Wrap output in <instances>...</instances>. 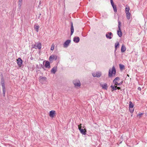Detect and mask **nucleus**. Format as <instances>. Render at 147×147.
<instances>
[{
	"label": "nucleus",
	"instance_id": "f257e3e1",
	"mask_svg": "<svg viewBox=\"0 0 147 147\" xmlns=\"http://www.w3.org/2000/svg\"><path fill=\"white\" fill-rule=\"evenodd\" d=\"M116 73L115 68L114 66H113L112 69H110L109 72V77H111L113 75H115Z\"/></svg>",
	"mask_w": 147,
	"mask_h": 147
},
{
	"label": "nucleus",
	"instance_id": "f03ea898",
	"mask_svg": "<svg viewBox=\"0 0 147 147\" xmlns=\"http://www.w3.org/2000/svg\"><path fill=\"white\" fill-rule=\"evenodd\" d=\"M118 30L117 31V34L118 36L119 37H121L122 36V32L121 30V22L120 21L118 20Z\"/></svg>",
	"mask_w": 147,
	"mask_h": 147
},
{
	"label": "nucleus",
	"instance_id": "7ed1b4c3",
	"mask_svg": "<svg viewBox=\"0 0 147 147\" xmlns=\"http://www.w3.org/2000/svg\"><path fill=\"white\" fill-rule=\"evenodd\" d=\"M32 46L33 48L35 49H41L42 45L40 42H39L37 43L35 45H32Z\"/></svg>",
	"mask_w": 147,
	"mask_h": 147
},
{
	"label": "nucleus",
	"instance_id": "20e7f679",
	"mask_svg": "<svg viewBox=\"0 0 147 147\" xmlns=\"http://www.w3.org/2000/svg\"><path fill=\"white\" fill-rule=\"evenodd\" d=\"M73 83L75 87H80V82L78 80H75L73 81Z\"/></svg>",
	"mask_w": 147,
	"mask_h": 147
},
{
	"label": "nucleus",
	"instance_id": "39448f33",
	"mask_svg": "<svg viewBox=\"0 0 147 147\" xmlns=\"http://www.w3.org/2000/svg\"><path fill=\"white\" fill-rule=\"evenodd\" d=\"M102 73L100 72L97 71L96 72H94L92 74V75L93 77H96L99 78L101 76Z\"/></svg>",
	"mask_w": 147,
	"mask_h": 147
},
{
	"label": "nucleus",
	"instance_id": "423d86ee",
	"mask_svg": "<svg viewBox=\"0 0 147 147\" xmlns=\"http://www.w3.org/2000/svg\"><path fill=\"white\" fill-rule=\"evenodd\" d=\"M57 58V56L52 55L49 57V60L50 61H53V60H56Z\"/></svg>",
	"mask_w": 147,
	"mask_h": 147
},
{
	"label": "nucleus",
	"instance_id": "0eeeda50",
	"mask_svg": "<svg viewBox=\"0 0 147 147\" xmlns=\"http://www.w3.org/2000/svg\"><path fill=\"white\" fill-rule=\"evenodd\" d=\"M71 40H67L63 44V46L64 48H67L69 46V44L71 42Z\"/></svg>",
	"mask_w": 147,
	"mask_h": 147
},
{
	"label": "nucleus",
	"instance_id": "6e6552de",
	"mask_svg": "<svg viewBox=\"0 0 147 147\" xmlns=\"http://www.w3.org/2000/svg\"><path fill=\"white\" fill-rule=\"evenodd\" d=\"M113 35V34L111 32H108L106 34V36L107 38L111 39L112 38L111 36Z\"/></svg>",
	"mask_w": 147,
	"mask_h": 147
},
{
	"label": "nucleus",
	"instance_id": "1a4fd4ad",
	"mask_svg": "<svg viewBox=\"0 0 147 147\" xmlns=\"http://www.w3.org/2000/svg\"><path fill=\"white\" fill-rule=\"evenodd\" d=\"M55 111L53 110H52L49 112V116L52 117H54L55 115Z\"/></svg>",
	"mask_w": 147,
	"mask_h": 147
},
{
	"label": "nucleus",
	"instance_id": "9d476101",
	"mask_svg": "<svg viewBox=\"0 0 147 147\" xmlns=\"http://www.w3.org/2000/svg\"><path fill=\"white\" fill-rule=\"evenodd\" d=\"M120 80V78L119 77H116L113 80V83L116 86L117 85V81H119Z\"/></svg>",
	"mask_w": 147,
	"mask_h": 147
},
{
	"label": "nucleus",
	"instance_id": "9b49d317",
	"mask_svg": "<svg viewBox=\"0 0 147 147\" xmlns=\"http://www.w3.org/2000/svg\"><path fill=\"white\" fill-rule=\"evenodd\" d=\"M39 79L41 82L46 81L47 78L45 77L40 76Z\"/></svg>",
	"mask_w": 147,
	"mask_h": 147
},
{
	"label": "nucleus",
	"instance_id": "f8f14e48",
	"mask_svg": "<svg viewBox=\"0 0 147 147\" xmlns=\"http://www.w3.org/2000/svg\"><path fill=\"white\" fill-rule=\"evenodd\" d=\"M79 130L80 133L82 134L85 135L86 134V129H83L80 128L79 129Z\"/></svg>",
	"mask_w": 147,
	"mask_h": 147
},
{
	"label": "nucleus",
	"instance_id": "ddd939ff",
	"mask_svg": "<svg viewBox=\"0 0 147 147\" xmlns=\"http://www.w3.org/2000/svg\"><path fill=\"white\" fill-rule=\"evenodd\" d=\"M41 67L40 68V69L42 68L44 69H45V68H49L50 67V65H41Z\"/></svg>",
	"mask_w": 147,
	"mask_h": 147
},
{
	"label": "nucleus",
	"instance_id": "4468645a",
	"mask_svg": "<svg viewBox=\"0 0 147 147\" xmlns=\"http://www.w3.org/2000/svg\"><path fill=\"white\" fill-rule=\"evenodd\" d=\"M80 39L78 37H75L73 38V41L75 43H78L79 42Z\"/></svg>",
	"mask_w": 147,
	"mask_h": 147
},
{
	"label": "nucleus",
	"instance_id": "2eb2a0df",
	"mask_svg": "<svg viewBox=\"0 0 147 147\" xmlns=\"http://www.w3.org/2000/svg\"><path fill=\"white\" fill-rule=\"evenodd\" d=\"M101 86L103 89L107 90L108 88L107 84L106 83L104 84H102Z\"/></svg>",
	"mask_w": 147,
	"mask_h": 147
},
{
	"label": "nucleus",
	"instance_id": "dca6fc26",
	"mask_svg": "<svg viewBox=\"0 0 147 147\" xmlns=\"http://www.w3.org/2000/svg\"><path fill=\"white\" fill-rule=\"evenodd\" d=\"M16 60L18 64H22V61L20 58H19Z\"/></svg>",
	"mask_w": 147,
	"mask_h": 147
},
{
	"label": "nucleus",
	"instance_id": "f3484780",
	"mask_svg": "<svg viewBox=\"0 0 147 147\" xmlns=\"http://www.w3.org/2000/svg\"><path fill=\"white\" fill-rule=\"evenodd\" d=\"M57 70V67H54L51 70V72L53 74H55Z\"/></svg>",
	"mask_w": 147,
	"mask_h": 147
},
{
	"label": "nucleus",
	"instance_id": "a211bd4d",
	"mask_svg": "<svg viewBox=\"0 0 147 147\" xmlns=\"http://www.w3.org/2000/svg\"><path fill=\"white\" fill-rule=\"evenodd\" d=\"M71 35L73 34V32H74V27L73 25L72 22H71Z\"/></svg>",
	"mask_w": 147,
	"mask_h": 147
},
{
	"label": "nucleus",
	"instance_id": "6ab92c4d",
	"mask_svg": "<svg viewBox=\"0 0 147 147\" xmlns=\"http://www.w3.org/2000/svg\"><path fill=\"white\" fill-rule=\"evenodd\" d=\"M126 48L123 45L121 47V52L123 53L126 50Z\"/></svg>",
	"mask_w": 147,
	"mask_h": 147
},
{
	"label": "nucleus",
	"instance_id": "aec40b11",
	"mask_svg": "<svg viewBox=\"0 0 147 147\" xmlns=\"http://www.w3.org/2000/svg\"><path fill=\"white\" fill-rule=\"evenodd\" d=\"M34 28L37 32H38L39 29V26L38 25L35 24L34 26Z\"/></svg>",
	"mask_w": 147,
	"mask_h": 147
},
{
	"label": "nucleus",
	"instance_id": "412c9836",
	"mask_svg": "<svg viewBox=\"0 0 147 147\" xmlns=\"http://www.w3.org/2000/svg\"><path fill=\"white\" fill-rule=\"evenodd\" d=\"M111 88L112 89V91H113L114 90H117L116 86H115V85H111Z\"/></svg>",
	"mask_w": 147,
	"mask_h": 147
},
{
	"label": "nucleus",
	"instance_id": "4be33fe9",
	"mask_svg": "<svg viewBox=\"0 0 147 147\" xmlns=\"http://www.w3.org/2000/svg\"><path fill=\"white\" fill-rule=\"evenodd\" d=\"M119 44L118 42H117L115 44V52L117 50V47L118 46H119Z\"/></svg>",
	"mask_w": 147,
	"mask_h": 147
},
{
	"label": "nucleus",
	"instance_id": "5701e85b",
	"mask_svg": "<svg viewBox=\"0 0 147 147\" xmlns=\"http://www.w3.org/2000/svg\"><path fill=\"white\" fill-rule=\"evenodd\" d=\"M126 13V17L127 19L129 20L130 18V13L129 12H128Z\"/></svg>",
	"mask_w": 147,
	"mask_h": 147
},
{
	"label": "nucleus",
	"instance_id": "b1692460",
	"mask_svg": "<svg viewBox=\"0 0 147 147\" xmlns=\"http://www.w3.org/2000/svg\"><path fill=\"white\" fill-rule=\"evenodd\" d=\"M120 69L121 71H122L125 69V66L124 65H119Z\"/></svg>",
	"mask_w": 147,
	"mask_h": 147
},
{
	"label": "nucleus",
	"instance_id": "393cba45",
	"mask_svg": "<svg viewBox=\"0 0 147 147\" xmlns=\"http://www.w3.org/2000/svg\"><path fill=\"white\" fill-rule=\"evenodd\" d=\"M134 106L133 104L131 101L129 102V108H133Z\"/></svg>",
	"mask_w": 147,
	"mask_h": 147
},
{
	"label": "nucleus",
	"instance_id": "a878e982",
	"mask_svg": "<svg viewBox=\"0 0 147 147\" xmlns=\"http://www.w3.org/2000/svg\"><path fill=\"white\" fill-rule=\"evenodd\" d=\"M129 7H126L125 8V12L126 13L129 12Z\"/></svg>",
	"mask_w": 147,
	"mask_h": 147
},
{
	"label": "nucleus",
	"instance_id": "bb28decb",
	"mask_svg": "<svg viewBox=\"0 0 147 147\" xmlns=\"http://www.w3.org/2000/svg\"><path fill=\"white\" fill-rule=\"evenodd\" d=\"M23 65H18L17 66H16V67H17L18 69H21L23 67Z\"/></svg>",
	"mask_w": 147,
	"mask_h": 147
},
{
	"label": "nucleus",
	"instance_id": "cd10ccee",
	"mask_svg": "<svg viewBox=\"0 0 147 147\" xmlns=\"http://www.w3.org/2000/svg\"><path fill=\"white\" fill-rule=\"evenodd\" d=\"M45 62V64H50L49 62V61H45L43 62V64H44Z\"/></svg>",
	"mask_w": 147,
	"mask_h": 147
},
{
	"label": "nucleus",
	"instance_id": "c85d7f7f",
	"mask_svg": "<svg viewBox=\"0 0 147 147\" xmlns=\"http://www.w3.org/2000/svg\"><path fill=\"white\" fill-rule=\"evenodd\" d=\"M130 112L131 113H132L134 111V109H132L133 108H129Z\"/></svg>",
	"mask_w": 147,
	"mask_h": 147
},
{
	"label": "nucleus",
	"instance_id": "c756f323",
	"mask_svg": "<svg viewBox=\"0 0 147 147\" xmlns=\"http://www.w3.org/2000/svg\"><path fill=\"white\" fill-rule=\"evenodd\" d=\"M144 114V113H139L137 115V117H138V116H139V118H140L141 117V116L143 115Z\"/></svg>",
	"mask_w": 147,
	"mask_h": 147
},
{
	"label": "nucleus",
	"instance_id": "7c9ffc66",
	"mask_svg": "<svg viewBox=\"0 0 147 147\" xmlns=\"http://www.w3.org/2000/svg\"><path fill=\"white\" fill-rule=\"evenodd\" d=\"M6 90L5 88L3 89V96H4Z\"/></svg>",
	"mask_w": 147,
	"mask_h": 147
},
{
	"label": "nucleus",
	"instance_id": "2f4dec72",
	"mask_svg": "<svg viewBox=\"0 0 147 147\" xmlns=\"http://www.w3.org/2000/svg\"><path fill=\"white\" fill-rule=\"evenodd\" d=\"M113 9L114 11L115 12H117V9H116V6H115V7H113Z\"/></svg>",
	"mask_w": 147,
	"mask_h": 147
},
{
	"label": "nucleus",
	"instance_id": "473e14b6",
	"mask_svg": "<svg viewBox=\"0 0 147 147\" xmlns=\"http://www.w3.org/2000/svg\"><path fill=\"white\" fill-rule=\"evenodd\" d=\"M1 84H5V81L4 79L2 78H1Z\"/></svg>",
	"mask_w": 147,
	"mask_h": 147
},
{
	"label": "nucleus",
	"instance_id": "72a5a7b5",
	"mask_svg": "<svg viewBox=\"0 0 147 147\" xmlns=\"http://www.w3.org/2000/svg\"><path fill=\"white\" fill-rule=\"evenodd\" d=\"M22 4L18 3V6L19 8L20 9H21Z\"/></svg>",
	"mask_w": 147,
	"mask_h": 147
},
{
	"label": "nucleus",
	"instance_id": "f704fd0d",
	"mask_svg": "<svg viewBox=\"0 0 147 147\" xmlns=\"http://www.w3.org/2000/svg\"><path fill=\"white\" fill-rule=\"evenodd\" d=\"M123 82H120L119 83H117V85L116 86H120L121 84H122Z\"/></svg>",
	"mask_w": 147,
	"mask_h": 147
},
{
	"label": "nucleus",
	"instance_id": "c9c22d12",
	"mask_svg": "<svg viewBox=\"0 0 147 147\" xmlns=\"http://www.w3.org/2000/svg\"><path fill=\"white\" fill-rule=\"evenodd\" d=\"M1 84H2V88L3 89L5 88V83Z\"/></svg>",
	"mask_w": 147,
	"mask_h": 147
},
{
	"label": "nucleus",
	"instance_id": "e433bc0d",
	"mask_svg": "<svg viewBox=\"0 0 147 147\" xmlns=\"http://www.w3.org/2000/svg\"><path fill=\"white\" fill-rule=\"evenodd\" d=\"M22 0H19L18 1V3L22 4Z\"/></svg>",
	"mask_w": 147,
	"mask_h": 147
},
{
	"label": "nucleus",
	"instance_id": "4c0bfd02",
	"mask_svg": "<svg viewBox=\"0 0 147 147\" xmlns=\"http://www.w3.org/2000/svg\"><path fill=\"white\" fill-rule=\"evenodd\" d=\"M54 46L53 45H52L51 47V49L52 51H53V50L54 49Z\"/></svg>",
	"mask_w": 147,
	"mask_h": 147
},
{
	"label": "nucleus",
	"instance_id": "58836bf2",
	"mask_svg": "<svg viewBox=\"0 0 147 147\" xmlns=\"http://www.w3.org/2000/svg\"><path fill=\"white\" fill-rule=\"evenodd\" d=\"M82 124H80L78 125V128L79 130V129L80 128H82Z\"/></svg>",
	"mask_w": 147,
	"mask_h": 147
},
{
	"label": "nucleus",
	"instance_id": "ea45409f",
	"mask_svg": "<svg viewBox=\"0 0 147 147\" xmlns=\"http://www.w3.org/2000/svg\"><path fill=\"white\" fill-rule=\"evenodd\" d=\"M110 1L111 5L114 4V3L113 1V0H110Z\"/></svg>",
	"mask_w": 147,
	"mask_h": 147
},
{
	"label": "nucleus",
	"instance_id": "a19ab883",
	"mask_svg": "<svg viewBox=\"0 0 147 147\" xmlns=\"http://www.w3.org/2000/svg\"><path fill=\"white\" fill-rule=\"evenodd\" d=\"M116 88H117V89L120 90L121 89L120 87H117V86H116Z\"/></svg>",
	"mask_w": 147,
	"mask_h": 147
},
{
	"label": "nucleus",
	"instance_id": "79ce46f5",
	"mask_svg": "<svg viewBox=\"0 0 147 147\" xmlns=\"http://www.w3.org/2000/svg\"><path fill=\"white\" fill-rule=\"evenodd\" d=\"M138 90H140V91L141 90V88L140 87H138Z\"/></svg>",
	"mask_w": 147,
	"mask_h": 147
},
{
	"label": "nucleus",
	"instance_id": "37998d69",
	"mask_svg": "<svg viewBox=\"0 0 147 147\" xmlns=\"http://www.w3.org/2000/svg\"><path fill=\"white\" fill-rule=\"evenodd\" d=\"M112 6L113 7H115V6H116V5H114V4H113V5H112Z\"/></svg>",
	"mask_w": 147,
	"mask_h": 147
},
{
	"label": "nucleus",
	"instance_id": "c03bdc74",
	"mask_svg": "<svg viewBox=\"0 0 147 147\" xmlns=\"http://www.w3.org/2000/svg\"><path fill=\"white\" fill-rule=\"evenodd\" d=\"M127 76H128V77H129V75L128 74H127Z\"/></svg>",
	"mask_w": 147,
	"mask_h": 147
},
{
	"label": "nucleus",
	"instance_id": "a18cd8bd",
	"mask_svg": "<svg viewBox=\"0 0 147 147\" xmlns=\"http://www.w3.org/2000/svg\"><path fill=\"white\" fill-rule=\"evenodd\" d=\"M40 3H41V1H40V2H39V4L40 5Z\"/></svg>",
	"mask_w": 147,
	"mask_h": 147
}]
</instances>
